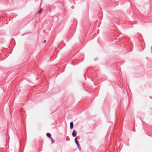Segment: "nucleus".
Segmentation results:
<instances>
[{
	"instance_id": "f257e3e1",
	"label": "nucleus",
	"mask_w": 152,
	"mask_h": 152,
	"mask_svg": "<svg viewBox=\"0 0 152 152\" xmlns=\"http://www.w3.org/2000/svg\"><path fill=\"white\" fill-rule=\"evenodd\" d=\"M77 132L75 130H74L72 133V135L73 137H75L77 135Z\"/></svg>"
},
{
	"instance_id": "f03ea898",
	"label": "nucleus",
	"mask_w": 152,
	"mask_h": 152,
	"mask_svg": "<svg viewBox=\"0 0 152 152\" xmlns=\"http://www.w3.org/2000/svg\"><path fill=\"white\" fill-rule=\"evenodd\" d=\"M70 128L71 129H72L74 127V124L73 122H71L70 123Z\"/></svg>"
},
{
	"instance_id": "7ed1b4c3",
	"label": "nucleus",
	"mask_w": 152,
	"mask_h": 152,
	"mask_svg": "<svg viewBox=\"0 0 152 152\" xmlns=\"http://www.w3.org/2000/svg\"><path fill=\"white\" fill-rule=\"evenodd\" d=\"M46 136L47 137H48L50 138H51V134L50 133H46Z\"/></svg>"
},
{
	"instance_id": "20e7f679",
	"label": "nucleus",
	"mask_w": 152,
	"mask_h": 152,
	"mask_svg": "<svg viewBox=\"0 0 152 152\" xmlns=\"http://www.w3.org/2000/svg\"><path fill=\"white\" fill-rule=\"evenodd\" d=\"M77 23V20L76 19H74L73 20V23L74 24H76Z\"/></svg>"
},
{
	"instance_id": "39448f33",
	"label": "nucleus",
	"mask_w": 152,
	"mask_h": 152,
	"mask_svg": "<svg viewBox=\"0 0 152 152\" xmlns=\"http://www.w3.org/2000/svg\"><path fill=\"white\" fill-rule=\"evenodd\" d=\"M80 139V137H79L78 136H77L76 137L75 139V141H78L77 140V139Z\"/></svg>"
},
{
	"instance_id": "423d86ee",
	"label": "nucleus",
	"mask_w": 152,
	"mask_h": 152,
	"mask_svg": "<svg viewBox=\"0 0 152 152\" xmlns=\"http://www.w3.org/2000/svg\"><path fill=\"white\" fill-rule=\"evenodd\" d=\"M50 140H51V141L52 142V143H54L55 142V140H53L52 137H51V138H50Z\"/></svg>"
},
{
	"instance_id": "0eeeda50",
	"label": "nucleus",
	"mask_w": 152,
	"mask_h": 152,
	"mask_svg": "<svg viewBox=\"0 0 152 152\" xmlns=\"http://www.w3.org/2000/svg\"><path fill=\"white\" fill-rule=\"evenodd\" d=\"M42 10H43V9L42 8L41 9L39 10V12H38V13L39 14H40L42 13Z\"/></svg>"
},
{
	"instance_id": "6e6552de",
	"label": "nucleus",
	"mask_w": 152,
	"mask_h": 152,
	"mask_svg": "<svg viewBox=\"0 0 152 152\" xmlns=\"http://www.w3.org/2000/svg\"><path fill=\"white\" fill-rule=\"evenodd\" d=\"M75 143L77 145V147H79V146L80 145V144H79V142L78 141H75Z\"/></svg>"
},
{
	"instance_id": "1a4fd4ad",
	"label": "nucleus",
	"mask_w": 152,
	"mask_h": 152,
	"mask_svg": "<svg viewBox=\"0 0 152 152\" xmlns=\"http://www.w3.org/2000/svg\"><path fill=\"white\" fill-rule=\"evenodd\" d=\"M79 149L80 150L81 149V148H80V145H79V147H78Z\"/></svg>"
},
{
	"instance_id": "9d476101",
	"label": "nucleus",
	"mask_w": 152,
	"mask_h": 152,
	"mask_svg": "<svg viewBox=\"0 0 152 152\" xmlns=\"http://www.w3.org/2000/svg\"><path fill=\"white\" fill-rule=\"evenodd\" d=\"M46 42V40H45V41H44V43H45V42Z\"/></svg>"
},
{
	"instance_id": "9b49d317",
	"label": "nucleus",
	"mask_w": 152,
	"mask_h": 152,
	"mask_svg": "<svg viewBox=\"0 0 152 152\" xmlns=\"http://www.w3.org/2000/svg\"><path fill=\"white\" fill-rule=\"evenodd\" d=\"M132 51V50L131 49H130V51Z\"/></svg>"
},
{
	"instance_id": "f8f14e48",
	"label": "nucleus",
	"mask_w": 152,
	"mask_h": 152,
	"mask_svg": "<svg viewBox=\"0 0 152 152\" xmlns=\"http://www.w3.org/2000/svg\"><path fill=\"white\" fill-rule=\"evenodd\" d=\"M24 35V34H22V36H23V35Z\"/></svg>"
},
{
	"instance_id": "ddd939ff",
	"label": "nucleus",
	"mask_w": 152,
	"mask_h": 152,
	"mask_svg": "<svg viewBox=\"0 0 152 152\" xmlns=\"http://www.w3.org/2000/svg\"><path fill=\"white\" fill-rule=\"evenodd\" d=\"M127 145H128V146H129V144H127Z\"/></svg>"
},
{
	"instance_id": "4468645a",
	"label": "nucleus",
	"mask_w": 152,
	"mask_h": 152,
	"mask_svg": "<svg viewBox=\"0 0 152 152\" xmlns=\"http://www.w3.org/2000/svg\"><path fill=\"white\" fill-rule=\"evenodd\" d=\"M134 132H135V130H134V131H133Z\"/></svg>"
},
{
	"instance_id": "2eb2a0df",
	"label": "nucleus",
	"mask_w": 152,
	"mask_h": 152,
	"mask_svg": "<svg viewBox=\"0 0 152 152\" xmlns=\"http://www.w3.org/2000/svg\"><path fill=\"white\" fill-rule=\"evenodd\" d=\"M96 59L95 60H96Z\"/></svg>"
}]
</instances>
